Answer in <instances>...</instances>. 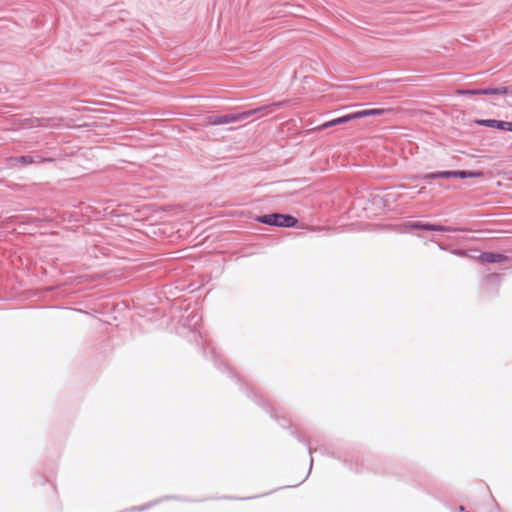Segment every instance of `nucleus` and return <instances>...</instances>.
Masks as SVG:
<instances>
[{
  "label": "nucleus",
  "instance_id": "nucleus-8",
  "mask_svg": "<svg viewBox=\"0 0 512 512\" xmlns=\"http://www.w3.org/2000/svg\"><path fill=\"white\" fill-rule=\"evenodd\" d=\"M477 123L480 125H483V126L497 128L500 130L512 131V122L488 119V120H480Z\"/></svg>",
  "mask_w": 512,
  "mask_h": 512
},
{
  "label": "nucleus",
  "instance_id": "nucleus-5",
  "mask_svg": "<svg viewBox=\"0 0 512 512\" xmlns=\"http://www.w3.org/2000/svg\"><path fill=\"white\" fill-rule=\"evenodd\" d=\"M512 90L506 86L496 88L475 89V90H457L458 95H506L511 93Z\"/></svg>",
  "mask_w": 512,
  "mask_h": 512
},
{
  "label": "nucleus",
  "instance_id": "nucleus-4",
  "mask_svg": "<svg viewBox=\"0 0 512 512\" xmlns=\"http://www.w3.org/2000/svg\"><path fill=\"white\" fill-rule=\"evenodd\" d=\"M484 174L481 171H443L437 173H430L424 176L425 179L436 178H481Z\"/></svg>",
  "mask_w": 512,
  "mask_h": 512
},
{
  "label": "nucleus",
  "instance_id": "nucleus-1",
  "mask_svg": "<svg viewBox=\"0 0 512 512\" xmlns=\"http://www.w3.org/2000/svg\"><path fill=\"white\" fill-rule=\"evenodd\" d=\"M281 105H282V102H278V103H274V104H272L270 106H267V107L245 111V112H242L240 114H235V115L234 114H226V115H221V116H208L205 119V123H206V125H224V124H229V123L237 122V121H240V120H244V119L250 117L251 115L255 114L257 111H260V110L269 109L268 113H271L274 110V108L279 107Z\"/></svg>",
  "mask_w": 512,
  "mask_h": 512
},
{
  "label": "nucleus",
  "instance_id": "nucleus-6",
  "mask_svg": "<svg viewBox=\"0 0 512 512\" xmlns=\"http://www.w3.org/2000/svg\"><path fill=\"white\" fill-rule=\"evenodd\" d=\"M404 227L407 229H423V230H431V231H438V232L456 231V229L451 228V227L429 224V223H422V222H408L404 225Z\"/></svg>",
  "mask_w": 512,
  "mask_h": 512
},
{
  "label": "nucleus",
  "instance_id": "nucleus-3",
  "mask_svg": "<svg viewBox=\"0 0 512 512\" xmlns=\"http://www.w3.org/2000/svg\"><path fill=\"white\" fill-rule=\"evenodd\" d=\"M257 220L263 224L278 227H294L297 224V219L295 217L279 213L262 215L259 216Z\"/></svg>",
  "mask_w": 512,
  "mask_h": 512
},
{
  "label": "nucleus",
  "instance_id": "nucleus-7",
  "mask_svg": "<svg viewBox=\"0 0 512 512\" xmlns=\"http://www.w3.org/2000/svg\"><path fill=\"white\" fill-rule=\"evenodd\" d=\"M476 260L481 264L486 263H503L507 262L509 260V257L501 254V253H494V252H484L480 254Z\"/></svg>",
  "mask_w": 512,
  "mask_h": 512
},
{
  "label": "nucleus",
  "instance_id": "nucleus-10",
  "mask_svg": "<svg viewBox=\"0 0 512 512\" xmlns=\"http://www.w3.org/2000/svg\"><path fill=\"white\" fill-rule=\"evenodd\" d=\"M509 106H512V102L511 103H508Z\"/></svg>",
  "mask_w": 512,
  "mask_h": 512
},
{
  "label": "nucleus",
  "instance_id": "nucleus-2",
  "mask_svg": "<svg viewBox=\"0 0 512 512\" xmlns=\"http://www.w3.org/2000/svg\"><path fill=\"white\" fill-rule=\"evenodd\" d=\"M393 111H394V109H392V108H388V109H385V108L365 109V110H361V111H357V112H354V113H350V114H347V115H344V116L332 119L330 121H327V122L323 123L321 126H319L318 129H326V128H329V127H332V126L344 124V123L349 122L351 120L360 119V118H364V117H368V116L382 115V114L393 112Z\"/></svg>",
  "mask_w": 512,
  "mask_h": 512
},
{
  "label": "nucleus",
  "instance_id": "nucleus-9",
  "mask_svg": "<svg viewBox=\"0 0 512 512\" xmlns=\"http://www.w3.org/2000/svg\"><path fill=\"white\" fill-rule=\"evenodd\" d=\"M10 161L21 164V165H29L34 163V159L31 156H19V157H12L10 158Z\"/></svg>",
  "mask_w": 512,
  "mask_h": 512
}]
</instances>
